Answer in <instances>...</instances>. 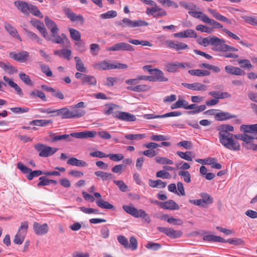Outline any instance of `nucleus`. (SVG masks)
Segmentation results:
<instances>
[{
	"label": "nucleus",
	"mask_w": 257,
	"mask_h": 257,
	"mask_svg": "<svg viewBox=\"0 0 257 257\" xmlns=\"http://www.w3.org/2000/svg\"><path fill=\"white\" fill-rule=\"evenodd\" d=\"M235 135L229 132L219 136V142L226 148L232 151H239L240 149L239 144L234 140Z\"/></svg>",
	"instance_id": "obj_1"
},
{
	"label": "nucleus",
	"mask_w": 257,
	"mask_h": 257,
	"mask_svg": "<svg viewBox=\"0 0 257 257\" xmlns=\"http://www.w3.org/2000/svg\"><path fill=\"white\" fill-rule=\"evenodd\" d=\"M45 22L46 26L50 30L51 32V36L49 35V38L46 39L55 43H61L63 42V39L61 37L57 36L59 29L55 22L47 16L45 18Z\"/></svg>",
	"instance_id": "obj_2"
},
{
	"label": "nucleus",
	"mask_w": 257,
	"mask_h": 257,
	"mask_svg": "<svg viewBox=\"0 0 257 257\" xmlns=\"http://www.w3.org/2000/svg\"><path fill=\"white\" fill-rule=\"evenodd\" d=\"M141 2L146 5H149L153 7L152 8H148L146 9V14L148 15L153 16L154 18L165 16L167 15V12L162 8L159 7L156 3L152 0H141Z\"/></svg>",
	"instance_id": "obj_3"
},
{
	"label": "nucleus",
	"mask_w": 257,
	"mask_h": 257,
	"mask_svg": "<svg viewBox=\"0 0 257 257\" xmlns=\"http://www.w3.org/2000/svg\"><path fill=\"white\" fill-rule=\"evenodd\" d=\"M143 68L151 74V81L166 82L168 81V79L165 76L164 72L159 69H152L151 65L144 66Z\"/></svg>",
	"instance_id": "obj_4"
},
{
	"label": "nucleus",
	"mask_w": 257,
	"mask_h": 257,
	"mask_svg": "<svg viewBox=\"0 0 257 257\" xmlns=\"http://www.w3.org/2000/svg\"><path fill=\"white\" fill-rule=\"evenodd\" d=\"M28 228L27 222H22L19 228L18 233L16 234L14 242L17 244H21L25 239V235Z\"/></svg>",
	"instance_id": "obj_5"
},
{
	"label": "nucleus",
	"mask_w": 257,
	"mask_h": 257,
	"mask_svg": "<svg viewBox=\"0 0 257 257\" xmlns=\"http://www.w3.org/2000/svg\"><path fill=\"white\" fill-rule=\"evenodd\" d=\"M35 149L39 152V156L47 157L54 154L55 151L50 147L39 144L35 146Z\"/></svg>",
	"instance_id": "obj_6"
},
{
	"label": "nucleus",
	"mask_w": 257,
	"mask_h": 257,
	"mask_svg": "<svg viewBox=\"0 0 257 257\" xmlns=\"http://www.w3.org/2000/svg\"><path fill=\"white\" fill-rule=\"evenodd\" d=\"M158 230L165 233L168 236L172 238H177L180 237L183 233L181 230H175L172 228H167L164 227H158Z\"/></svg>",
	"instance_id": "obj_7"
},
{
	"label": "nucleus",
	"mask_w": 257,
	"mask_h": 257,
	"mask_svg": "<svg viewBox=\"0 0 257 257\" xmlns=\"http://www.w3.org/2000/svg\"><path fill=\"white\" fill-rule=\"evenodd\" d=\"M65 15L72 22L80 23V24L84 23V19L82 15H77L68 8L65 9Z\"/></svg>",
	"instance_id": "obj_8"
},
{
	"label": "nucleus",
	"mask_w": 257,
	"mask_h": 257,
	"mask_svg": "<svg viewBox=\"0 0 257 257\" xmlns=\"http://www.w3.org/2000/svg\"><path fill=\"white\" fill-rule=\"evenodd\" d=\"M209 45L215 47H220V48H234L227 45L223 39H220L214 36L209 37Z\"/></svg>",
	"instance_id": "obj_9"
},
{
	"label": "nucleus",
	"mask_w": 257,
	"mask_h": 257,
	"mask_svg": "<svg viewBox=\"0 0 257 257\" xmlns=\"http://www.w3.org/2000/svg\"><path fill=\"white\" fill-rule=\"evenodd\" d=\"M33 229L36 234L43 235L48 232L49 226L47 223L40 224L38 222H35L33 224Z\"/></svg>",
	"instance_id": "obj_10"
},
{
	"label": "nucleus",
	"mask_w": 257,
	"mask_h": 257,
	"mask_svg": "<svg viewBox=\"0 0 257 257\" xmlns=\"http://www.w3.org/2000/svg\"><path fill=\"white\" fill-rule=\"evenodd\" d=\"M155 203L160 205V207L164 209L178 210L180 208L179 205L172 200H169L164 202L155 201Z\"/></svg>",
	"instance_id": "obj_11"
},
{
	"label": "nucleus",
	"mask_w": 257,
	"mask_h": 257,
	"mask_svg": "<svg viewBox=\"0 0 257 257\" xmlns=\"http://www.w3.org/2000/svg\"><path fill=\"white\" fill-rule=\"evenodd\" d=\"M30 23L34 27L37 28L45 38H49V35L43 23H41L39 20L32 19L30 21Z\"/></svg>",
	"instance_id": "obj_12"
},
{
	"label": "nucleus",
	"mask_w": 257,
	"mask_h": 257,
	"mask_svg": "<svg viewBox=\"0 0 257 257\" xmlns=\"http://www.w3.org/2000/svg\"><path fill=\"white\" fill-rule=\"evenodd\" d=\"M14 4L15 6L23 14L29 15V3L22 1H16Z\"/></svg>",
	"instance_id": "obj_13"
},
{
	"label": "nucleus",
	"mask_w": 257,
	"mask_h": 257,
	"mask_svg": "<svg viewBox=\"0 0 257 257\" xmlns=\"http://www.w3.org/2000/svg\"><path fill=\"white\" fill-rule=\"evenodd\" d=\"M9 56L11 58L15 60L23 62L27 59L29 56V53L26 51H22L17 54L15 52H11L10 53Z\"/></svg>",
	"instance_id": "obj_14"
},
{
	"label": "nucleus",
	"mask_w": 257,
	"mask_h": 257,
	"mask_svg": "<svg viewBox=\"0 0 257 257\" xmlns=\"http://www.w3.org/2000/svg\"><path fill=\"white\" fill-rule=\"evenodd\" d=\"M182 85L184 87L195 91H205L206 89V86L198 82L193 83H182Z\"/></svg>",
	"instance_id": "obj_15"
},
{
	"label": "nucleus",
	"mask_w": 257,
	"mask_h": 257,
	"mask_svg": "<svg viewBox=\"0 0 257 257\" xmlns=\"http://www.w3.org/2000/svg\"><path fill=\"white\" fill-rule=\"evenodd\" d=\"M118 114V115H117V119L119 120L129 122L134 121L136 120V116L130 113L124 111H119V113Z\"/></svg>",
	"instance_id": "obj_16"
},
{
	"label": "nucleus",
	"mask_w": 257,
	"mask_h": 257,
	"mask_svg": "<svg viewBox=\"0 0 257 257\" xmlns=\"http://www.w3.org/2000/svg\"><path fill=\"white\" fill-rule=\"evenodd\" d=\"M236 117L235 115L231 114L227 112H220L215 114L214 118L216 120L223 121Z\"/></svg>",
	"instance_id": "obj_17"
},
{
	"label": "nucleus",
	"mask_w": 257,
	"mask_h": 257,
	"mask_svg": "<svg viewBox=\"0 0 257 257\" xmlns=\"http://www.w3.org/2000/svg\"><path fill=\"white\" fill-rule=\"evenodd\" d=\"M106 107L107 108V109L105 111V113L106 115H110L112 114L113 117L117 119V115H118V113H119V111H118L116 109L118 108L119 106L116 104L110 103L107 105Z\"/></svg>",
	"instance_id": "obj_18"
},
{
	"label": "nucleus",
	"mask_w": 257,
	"mask_h": 257,
	"mask_svg": "<svg viewBox=\"0 0 257 257\" xmlns=\"http://www.w3.org/2000/svg\"><path fill=\"white\" fill-rule=\"evenodd\" d=\"M208 11L218 21L226 23L228 24H231V21L230 20L228 19L225 17L221 15L218 12H217L215 10L209 9Z\"/></svg>",
	"instance_id": "obj_19"
},
{
	"label": "nucleus",
	"mask_w": 257,
	"mask_h": 257,
	"mask_svg": "<svg viewBox=\"0 0 257 257\" xmlns=\"http://www.w3.org/2000/svg\"><path fill=\"white\" fill-rule=\"evenodd\" d=\"M5 28L6 31L14 38H15L20 41H21V37L18 34L17 30L13 27L10 24L5 22Z\"/></svg>",
	"instance_id": "obj_20"
},
{
	"label": "nucleus",
	"mask_w": 257,
	"mask_h": 257,
	"mask_svg": "<svg viewBox=\"0 0 257 257\" xmlns=\"http://www.w3.org/2000/svg\"><path fill=\"white\" fill-rule=\"evenodd\" d=\"M179 67L184 68V64L182 63H169L166 65V70L169 72H175Z\"/></svg>",
	"instance_id": "obj_21"
},
{
	"label": "nucleus",
	"mask_w": 257,
	"mask_h": 257,
	"mask_svg": "<svg viewBox=\"0 0 257 257\" xmlns=\"http://www.w3.org/2000/svg\"><path fill=\"white\" fill-rule=\"evenodd\" d=\"M96 205L100 208L114 210L115 207L110 204L108 201H104L103 199H97L96 200Z\"/></svg>",
	"instance_id": "obj_22"
},
{
	"label": "nucleus",
	"mask_w": 257,
	"mask_h": 257,
	"mask_svg": "<svg viewBox=\"0 0 257 257\" xmlns=\"http://www.w3.org/2000/svg\"><path fill=\"white\" fill-rule=\"evenodd\" d=\"M166 44L168 47L171 48H187V45L183 43L179 42L178 41H173L171 40H167L165 42Z\"/></svg>",
	"instance_id": "obj_23"
},
{
	"label": "nucleus",
	"mask_w": 257,
	"mask_h": 257,
	"mask_svg": "<svg viewBox=\"0 0 257 257\" xmlns=\"http://www.w3.org/2000/svg\"><path fill=\"white\" fill-rule=\"evenodd\" d=\"M122 208L126 212L135 217L139 218V216H140L139 215V213H140V210H138L134 206L123 205L122 206Z\"/></svg>",
	"instance_id": "obj_24"
},
{
	"label": "nucleus",
	"mask_w": 257,
	"mask_h": 257,
	"mask_svg": "<svg viewBox=\"0 0 257 257\" xmlns=\"http://www.w3.org/2000/svg\"><path fill=\"white\" fill-rule=\"evenodd\" d=\"M209 94L212 97L215 98L216 99H223L226 98H230L231 97L230 94L226 92H220V91H210L209 92Z\"/></svg>",
	"instance_id": "obj_25"
},
{
	"label": "nucleus",
	"mask_w": 257,
	"mask_h": 257,
	"mask_svg": "<svg viewBox=\"0 0 257 257\" xmlns=\"http://www.w3.org/2000/svg\"><path fill=\"white\" fill-rule=\"evenodd\" d=\"M67 163L72 166L77 167H86L87 164L82 160H78L75 158H71L67 161Z\"/></svg>",
	"instance_id": "obj_26"
},
{
	"label": "nucleus",
	"mask_w": 257,
	"mask_h": 257,
	"mask_svg": "<svg viewBox=\"0 0 257 257\" xmlns=\"http://www.w3.org/2000/svg\"><path fill=\"white\" fill-rule=\"evenodd\" d=\"M215 51L221 50L223 52L222 56L227 58H237L238 55L233 53V52L237 51L238 49H214Z\"/></svg>",
	"instance_id": "obj_27"
},
{
	"label": "nucleus",
	"mask_w": 257,
	"mask_h": 257,
	"mask_svg": "<svg viewBox=\"0 0 257 257\" xmlns=\"http://www.w3.org/2000/svg\"><path fill=\"white\" fill-rule=\"evenodd\" d=\"M0 67L9 74H12L17 72V70L9 63H5L0 61Z\"/></svg>",
	"instance_id": "obj_28"
},
{
	"label": "nucleus",
	"mask_w": 257,
	"mask_h": 257,
	"mask_svg": "<svg viewBox=\"0 0 257 257\" xmlns=\"http://www.w3.org/2000/svg\"><path fill=\"white\" fill-rule=\"evenodd\" d=\"M94 174L96 176L100 177L102 181L110 180L114 178L113 174L101 171L95 172Z\"/></svg>",
	"instance_id": "obj_29"
},
{
	"label": "nucleus",
	"mask_w": 257,
	"mask_h": 257,
	"mask_svg": "<svg viewBox=\"0 0 257 257\" xmlns=\"http://www.w3.org/2000/svg\"><path fill=\"white\" fill-rule=\"evenodd\" d=\"M112 64L104 60L98 64H96L94 67L99 70H110L112 69Z\"/></svg>",
	"instance_id": "obj_30"
},
{
	"label": "nucleus",
	"mask_w": 257,
	"mask_h": 257,
	"mask_svg": "<svg viewBox=\"0 0 257 257\" xmlns=\"http://www.w3.org/2000/svg\"><path fill=\"white\" fill-rule=\"evenodd\" d=\"M204 20V23L209 24L212 26L213 29H222L223 25L220 23L215 21L214 20L210 19L208 17L206 18Z\"/></svg>",
	"instance_id": "obj_31"
},
{
	"label": "nucleus",
	"mask_w": 257,
	"mask_h": 257,
	"mask_svg": "<svg viewBox=\"0 0 257 257\" xmlns=\"http://www.w3.org/2000/svg\"><path fill=\"white\" fill-rule=\"evenodd\" d=\"M97 81L96 78L90 75H85L84 78H83V81L82 83L83 84L96 85Z\"/></svg>",
	"instance_id": "obj_32"
},
{
	"label": "nucleus",
	"mask_w": 257,
	"mask_h": 257,
	"mask_svg": "<svg viewBox=\"0 0 257 257\" xmlns=\"http://www.w3.org/2000/svg\"><path fill=\"white\" fill-rule=\"evenodd\" d=\"M31 13L32 15L38 17L39 18H42L43 17V15L40 11L38 7H37L35 5H33L30 4L29 8V14Z\"/></svg>",
	"instance_id": "obj_33"
},
{
	"label": "nucleus",
	"mask_w": 257,
	"mask_h": 257,
	"mask_svg": "<svg viewBox=\"0 0 257 257\" xmlns=\"http://www.w3.org/2000/svg\"><path fill=\"white\" fill-rule=\"evenodd\" d=\"M52 122V121L51 120L36 119L31 121L30 124L37 126H45Z\"/></svg>",
	"instance_id": "obj_34"
},
{
	"label": "nucleus",
	"mask_w": 257,
	"mask_h": 257,
	"mask_svg": "<svg viewBox=\"0 0 257 257\" xmlns=\"http://www.w3.org/2000/svg\"><path fill=\"white\" fill-rule=\"evenodd\" d=\"M218 130L219 131V136L221 134H225L229 132H233L234 127L232 125H230L229 124H223L221 125L218 128Z\"/></svg>",
	"instance_id": "obj_35"
},
{
	"label": "nucleus",
	"mask_w": 257,
	"mask_h": 257,
	"mask_svg": "<svg viewBox=\"0 0 257 257\" xmlns=\"http://www.w3.org/2000/svg\"><path fill=\"white\" fill-rule=\"evenodd\" d=\"M149 87L146 85H138L135 86H128L127 89L136 92H143L148 90Z\"/></svg>",
	"instance_id": "obj_36"
},
{
	"label": "nucleus",
	"mask_w": 257,
	"mask_h": 257,
	"mask_svg": "<svg viewBox=\"0 0 257 257\" xmlns=\"http://www.w3.org/2000/svg\"><path fill=\"white\" fill-rule=\"evenodd\" d=\"M30 96L32 99H35L39 97L42 100H45L46 96L43 92L39 90H34L29 93Z\"/></svg>",
	"instance_id": "obj_37"
},
{
	"label": "nucleus",
	"mask_w": 257,
	"mask_h": 257,
	"mask_svg": "<svg viewBox=\"0 0 257 257\" xmlns=\"http://www.w3.org/2000/svg\"><path fill=\"white\" fill-rule=\"evenodd\" d=\"M188 13L192 17L197 18V19H200L201 21H202L204 23V19H205L206 18L208 17V16L207 15L203 14L201 12L189 11L188 12Z\"/></svg>",
	"instance_id": "obj_38"
},
{
	"label": "nucleus",
	"mask_w": 257,
	"mask_h": 257,
	"mask_svg": "<svg viewBox=\"0 0 257 257\" xmlns=\"http://www.w3.org/2000/svg\"><path fill=\"white\" fill-rule=\"evenodd\" d=\"M176 154L181 158H182L183 159H184L188 161H192V159L191 157V156L192 155V152L190 151H187L185 153L181 152V151H177Z\"/></svg>",
	"instance_id": "obj_39"
},
{
	"label": "nucleus",
	"mask_w": 257,
	"mask_h": 257,
	"mask_svg": "<svg viewBox=\"0 0 257 257\" xmlns=\"http://www.w3.org/2000/svg\"><path fill=\"white\" fill-rule=\"evenodd\" d=\"M240 131L244 133H255L254 124H242L240 126Z\"/></svg>",
	"instance_id": "obj_40"
},
{
	"label": "nucleus",
	"mask_w": 257,
	"mask_h": 257,
	"mask_svg": "<svg viewBox=\"0 0 257 257\" xmlns=\"http://www.w3.org/2000/svg\"><path fill=\"white\" fill-rule=\"evenodd\" d=\"M75 60L76 62V68L78 71L82 72H86V68L84 67L83 63L82 62L80 58L75 57Z\"/></svg>",
	"instance_id": "obj_41"
},
{
	"label": "nucleus",
	"mask_w": 257,
	"mask_h": 257,
	"mask_svg": "<svg viewBox=\"0 0 257 257\" xmlns=\"http://www.w3.org/2000/svg\"><path fill=\"white\" fill-rule=\"evenodd\" d=\"M97 134L95 131H84L80 132V139L94 138Z\"/></svg>",
	"instance_id": "obj_42"
},
{
	"label": "nucleus",
	"mask_w": 257,
	"mask_h": 257,
	"mask_svg": "<svg viewBox=\"0 0 257 257\" xmlns=\"http://www.w3.org/2000/svg\"><path fill=\"white\" fill-rule=\"evenodd\" d=\"M247 24L257 26V17L254 16H243L242 17Z\"/></svg>",
	"instance_id": "obj_43"
},
{
	"label": "nucleus",
	"mask_w": 257,
	"mask_h": 257,
	"mask_svg": "<svg viewBox=\"0 0 257 257\" xmlns=\"http://www.w3.org/2000/svg\"><path fill=\"white\" fill-rule=\"evenodd\" d=\"M201 200L204 204H210L213 203V198L206 193H202L200 194Z\"/></svg>",
	"instance_id": "obj_44"
},
{
	"label": "nucleus",
	"mask_w": 257,
	"mask_h": 257,
	"mask_svg": "<svg viewBox=\"0 0 257 257\" xmlns=\"http://www.w3.org/2000/svg\"><path fill=\"white\" fill-rule=\"evenodd\" d=\"M117 16V12L115 11H109L105 13L100 15V18L102 19H107L115 18Z\"/></svg>",
	"instance_id": "obj_45"
},
{
	"label": "nucleus",
	"mask_w": 257,
	"mask_h": 257,
	"mask_svg": "<svg viewBox=\"0 0 257 257\" xmlns=\"http://www.w3.org/2000/svg\"><path fill=\"white\" fill-rule=\"evenodd\" d=\"M19 76L21 80L26 84L32 85V81L28 75L24 73L21 72L19 73Z\"/></svg>",
	"instance_id": "obj_46"
},
{
	"label": "nucleus",
	"mask_w": 257,
	"mask_h": 257,
	"mask_svg": "<svg viewBox=\"0 0 257 257\" xmlns=\"http://www.w3.org/2000/svg\"><path fill=\"white\" fill-rule=\"evenodd\" d=\"M187 104V102L183 99L180 100L179 99L177 101H176L175 103L171 105V108L172 109L177 108H181L183 107L185 108V107H186V105Z\"/></svg>",
	"instance_id": "obj_47"
},
{
	"label": "nucleus",
	"mask_w": 257,
	"mask_h": 257,
	"mask_svg": "<svg viewBox=\"0 0 257 257\" xmlns=\"http://www.w3.org/2000/svg\"><path fill=\"white\" fill-rule=\"evenodd\" d=\"M146 137L145 134H126L124 137L128 140H142Z\"/></svg>",
	"instance_id": "obj_48"
},
{
	"label": "nucleus",
	"mask_w": 257,
	"mask_h": 257,
	"mask_svg": "<svg viewBox=\"0 0 257 257\" xmlns=\"http://www.w3.org/2000/svg\"><path fill=\"white\" fill-rule=\"evenodd\" d=\"M69 32L71 38L72 39L75 41H79V40H80V33L78 31L73 28H70Z\"/></svg>",
	"instance_id": "obj_49"
},
{
	"label": "nucleus",
	"mask_w": 257,
	"mask_h": 257,
	"mask_svg": "<svg viewBox=\"0 0 257 257\" xmlns=\"http://www.w3.org/2000/svg\"><path fill=\"white\" fill-rule=\"evenodd\" d=\"M178 175L184 177V181L188 183L191 181V175L187 171H180L178 172Z\"/></svg>",
	"instance_id": "obj_50"
},
{
	"label": "nucleus",
	"mask_w": 257,
	"mask_h": 257,
	"mask_svg": "<svg viewBox=\"0 0 257 257\" xmlns=\"http://www.w3.org/2000/svg\"><path fill=\"white\" fill-rule=\"evenodd\" d=\"M107 156L111 160L115 162L120 161L123 160L124 158L123 155L121 154H109Z\"/></svg>",
	"instance_id": "obj_51"
},
{
	"label": "nucleus",
	"mask_w": 257,
	"mask_h": 257,
	"mask_svg": "<svg viewBox=\"0 0 257 257\" xmlns=\"http://www.w3.org/2000/svg\"><path fill=\"white\" fill-rule=\"evenodd\" d=\"M156 162L160 164H173V161L165 157H157L155 159Z\"/></svg>",
	"instance_id": "obj_52"
},
{
	"label": "nucleus",
	"mask_w": 257,
	"mask_h": 257,
	"mask_svg": "<svg viewBox=\"0 0 257 257\" xmlns=\"http://www.w3.org/2000/svg\"><path fill=\"white\" fill-rule=\"evenodd\" d=\"M113 182L118 187L119 190L122 192H126L127 190L128 186L121 180H114Z\"/></svg>",
	"instance_id": "obj_53"
},
{
	"label": "nucleus",
	"mask_w": 257,
	"mask_h": 257,
	"mask_svg": "<svg viewBox=\"0 0 257 257\" xmlns=\"http://www.w3.org/2000/svg\"><path fill=\"white\" fill-rule=\"evenodd\" d=\"M238 63L240 65L241 67L243 68H246L249 69L251 68L253 66L251 64L250 61L247 59H243L239 60Z\"/></svg>",
	"instance_id": "obj_54"
},
{
	"label": "nucleus",
	"mask_w": 257,
	"mask_h": 257,
	"mask_svg": "<svg viewBox=\"0 0 257 257\" xmlns=\"http://www.w3.org/2000/svg\"><path fill=\"white\" fill-rule=\"evenodd\" d=\"M226 242L236 245H243L244 244V241L243 240L238 238H229L226 240Z\"/></svg>",
	"instance_id": "obj_55"
},
{
	"label": "nucleus",
	"mask_w": 257,
	"mask_h": 257,
	"mask_svg": "<svg viewBox=\"0 0 257 257\" xmlns=\"http://www.w3.org/2000/svg\"><path fill=\"white\" fill-rule=\"evenodd\" d=\"M145 246L148 249L158 250L161 248L162 245L160 243L149 242Z\"/></svg>",
	"instance_id": "obj_56"
},
{
	"label": "nucleus",
	"mask_w": 257,
	"mask_h": 257,
	"mask_svg": "<svg viewBox=\"0 0 257 257\" xmlns=\"http://www.w3.org/2000/svg\"><path fill=\"white\" fill-rule=\"evenodd\" d=\"M43 174V172L41 170H35L33 171H31L30 173L27 175V178L28 180H32L34 177H37Z\"/></svg>",
	"instance_id": "obj_57"
},
{
	"label": "nucleus",
	"mask_w": 257,
	"mask_h": 257,
	"mask_svg": "<svg viewBox=\"0 0 257 257\" xmlns=\"http://www.w3.org/2000/svg\"><path fill=\"white\" fill-rule=\"evenodd\" d=\"M117 240L124 247L126 248H128V242L125 236L121 235H118L117 236Z\"/></svg>",
	"instance_id": "obj_58"
},
{
	"label": "nucleus",
	"mask_w": 257,
	"mask_h": 257,
	"mask_svg": "<svg viewBox=\"0 0 257 257\" xmlns=\"http://www.w3.org/2000/svg\"><path fill=\"white\" fill-rule=\"evenodd\" d=\"M184 38H196L197 34L196 32L192 29H188L183 31Z\"/></svg>",
	"instance_id": "obj_59"
},
{
	"label": "nucleus",
	"mask_w": 257,
	"mask_h": 257,
	"mask_svg": "<svg viewBox=\"0 0 257 257\" xmlns=\"http://www.w3.org/2000/svg\"><path fill=\"white\" fill-rule=\"evenodd\" d=\"M198 44L203 47H207L209 45V37L206 38L200 37L197 39Z\"/></svg>",
	"instance_id": "obj_60"
},
{
	"label": "nucleus",
	"mask_w": 257,
	"mask_h": 257,
	"mask_svg": "<svg viewBox=\"0 0 257 257\" xmlns=\"http://www.w3.org/2000/svg\"><path fill=\"white\" fill-rule=\"evenodd\" d=\"M156 176L157 177L163 179H169L171 178L170 174L165 170L158 171L156 174Z\"/></svg>",
	"instance_id": "obj_61"
},
{
	"label": "nucleus",
	"mask_w": 257,
	"mask_h": 257,
	"mask_svg": "<svg viewBox=\"0 0 257 257\" xmlns=\"http://www.w3.org/2000/svg\"><path fill=\"white\" fill-rule=\"evenodd\" d=\"M17 167L24 174H29V173H30V172L31 171V169L24 165L21 162H19L17 164Z\"/></svg>",
	"instance_id": "obj_62"
},
{
	"label": "nucleus",
	"mask_w": 257,
	"mask_h": 257,
	"mask_svg": "<svg viewBox=\"0 0 257 257\" xmlns=\"http://www.w3.org/2000/svg\"><path fill=\"white\" fill-rule=\"evenodd\" d=\"M130 243H128V248L132 250H136L138 247V241L134 236H131L130 239Z\"/></svg>",
	"instance_id": "obj_63"
},
{
	"label": "nucleus",
	"mask_w": 257,
	"mask_h": 257,
	"mask_svg": "<svg viewBox=\"0 0 257 257\" xmlns=\"http://www.w3.org/2000/svg\"><path fill=\"white\" fill-rule=\"evenodd\" d=\"M11 110L15 113H23L27 112L29 111V108L27 107H12L10 108Z\"/></svg>",
	"instance_id": "obj_64"
}]
</instances>
